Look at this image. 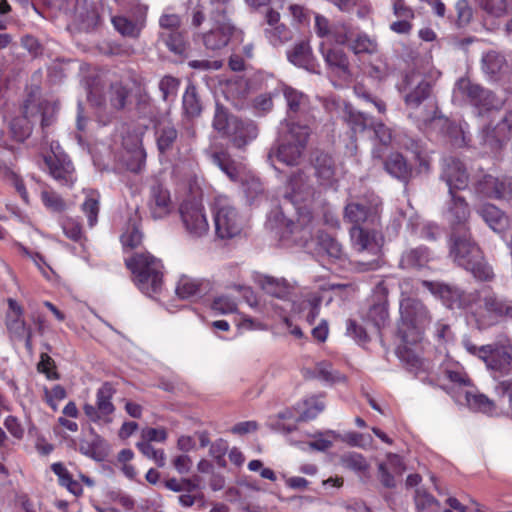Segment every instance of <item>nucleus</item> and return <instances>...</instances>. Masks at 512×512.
Wrapping results in <instances>:
<instances>
[{
    "label": "nucleus",
    "instance_id": "obj_1",
    "mask_svg": "<svg viewBox=\"0 0 512 512\" xmlns=\"http://www.w3.org/2000/svg\"><path fill=\"white\" fill-rule=\"evenodd\" d=\"M450 257L479 281L490 282L495 275L486 262L479 246L471 239L470 233L452 232L450 238Z\"/></svg>",
    "mask_w": 512,
    "mask_h": 512
},
{
    "label": "nucleus",
    "instance_id": "obj_2",
    "mask_svg": "<svg viewBox=\"0 0 512 512\" xmlns=\"http://www.w3.org/2000/svg\"><path fill=\"white\" fill-rule=\"evenodd\" d=\"M464 347L467 352L484 362L494 378L512 374V340L510 338L505 337L482 346L467 340L464 341Z\"/></svg>",
    "mask_w": 512,
    "mask_h": 512
},
{
    "label": "nucleus",
    "instance_id": "obj_3",
    "mask_svg": "<svg viewBox=\"0 0 512 512\" xmlns=\"http://www.w3.org/2000/svg\"><path fill=\"white\" fill-rule=\"evenodd\" d=\"M400 323L398 335L407 345H413L422 338L424 329L431 322L427 307L418 299L404 297L400 301Z\"/></svg>",
    "mask_w": 512,
    "mask_h": 512
},
{
    "label": "nucleus",
    "instance_id": "obj_4",
    "mask_svg": "<svg viewBox=\"0 0 512 512\" xmlns=\"http://www.w3.org/2000/svg\"><path fill=\"white\" fill-rule=\"evenodd\" d=\"M213 127L227 136L233 146L243 149L255 140L259 134L257 124L251 119H242L231 115L223 106L217 104L213 119Z\"/></svg>",
    "mask_w": 512,
    "mask_h": 512
},
{
    "label": "nucleus",
    "instance_id": "obj_5",
    "mask_svg": "<svg viewBox=\"0 0 512 512\" xmlns=\"http://www.w3.org/2000/svg\"><path fill=\"white\" fill-rule=\"evenodd\" d=\"M310 135V129L306 125L287 122L282 131L279 145L271 149L268 158L271 162L276 158L288 165H298L302 159L306 144Z\"/></svg>",
    "mask_w": 512,
    "mask_h": 512
},
{
    "label": "nucleus",
    "instance_id": "obj_6",
    "mask_svg": "<svg viewBox=\"0 0 512 512\" xmlns=\"http://www.w3.org/2000/svg\"><path fill=\"white\" fill-rule=\"evenodd\" d=\"M56 111V104L47 101L37 102L29 97L24 102L21 115L13 118L10 123L13 138L19 142L27 139L31 135L33 124L36 121H40L42 127L50 125Z\"/></svg>",
    "mask_w": 512,
    "mask_h": 512
},
{
    "label": "nucleus",
    "instance_id": "obj_7",
    "mask_svg": "<svg viewBox=\"0 0 512 512\" xmlns=\"http://www.w3.org/2000/svg\"><path fill=\"white\" fill-rule=\"evenodd\" d=\"M127 267L135 277L138 288L148 296L157 294L162 288L161 261L149 253H135L126 260Z\"/></svg>",
    "mask_w": 512,
    "mask_h": 512
},
{
    "label": "nucleus",
    "instance_id": "obj_8",
    "mask_svg": "<svg viewBox=\"0 0 512 512\" xmlns=\"http://www.w3.org/2000/svg\"><path fill=\"white\" fill-rule=\"evenodd\" d=\"M416 76L407 77V80L416 82V86L406 94L405 103L410 110V116L423 123L433 120L437 113L436 103L431 97L432 85L426 79L416 81Z\"/></svg>",
    "mask_w": 512,
    "mask_h": 512
},
{
    "label": "nucleus",
    "instance_id": "obj_9",
    "mask_svg": "<svg viewBox=\"0 0 512 512\" xmlns=\"http://www.w3.org/2000/svg\"><path fill=\"white\" fill-rule=\"evenodd\" d=\"M352 247L359 253L367 252L371 255L368 261L357 262V269L361 272L375 270L379 267L382 236L375 230L365 229L362 226H353L350 229Z\"/></svg>",
    "mask_w": 512,
    "mask_h": 512
},
{
    "label": "nucleus",
    "instance_id": "obj_10",
    "mask_svg": "<svg viewBox=\"0 0 512 512\" xmlns=\"http://www.w3.org/2000/svg\"><path fill=\"white\" fill-rule=\"evenodd\" d=\"M457 90L467 96L475 108L479 117L487 116L493 111H499L504 105V100L496 94L478 84L472 83L469 79L461 78L456 84Z\"/></svg>",
    "mask_w": 512,
    "mask_h": 512
},
{
    "label": "nucleus",
    "instance_id": "obj_11",
    "mask_svg": "<svg viewBox=\"0 0 512 512\" xmlns=\"http://www.w3.org/2000/svg\"><path fill=\"white\" fill-rule=\"evenodd\" d=\"M477 292L479 293L477 300L482 304L475 309L473 307L471 313L476 317L480 329L490 325L484 320V312L493 319L512 318V302L500 298L489 288Z\"/></svg>",
    "mask_w": 512,
    "mask_h": 512
},
{
    "label": "nucleus",
    "instance_id": "obj_12",
    "mask_svg": "<svg viewBox=\"0 0 512 512\" xmlns=\"http://www.w3.org/2000/svg\"><path fill=\"white\" fill-rule=\"evenodd\" d=\"M423 286L437 295L449 308L472 310L479 297L478 292L466 294L461 289L440 282L423 281Z\"/></svg>",
    "mask_w": 512,
    "mask_h": 512
},
{
    "label": "nucleus",
    "instance_id": "obj_13",
    "mask_svg": "<svg viewBox=\"0 0 512 512\" xmlns=\"http://www.w3.org/2000/svg\"><path fill=\"white\" fill-rule=\"evenodd\" d=\"M313 217L309 211H302L296 222L289 221L282 232V240L288 244L308 247L314 235Z\"/></svg>",
    "mask_w": 512,
    "mask_h": 512
},
{
    "label": "nucleus",
    "instance_id": "obj_14",
    "mask_svg": "<svg viewBox=\"0 0 512 512\" xmlns=\"http://www.w3.org/2000/svg\"><path fill=\"white\" fill-rule=\"evenodd\" d=\"M182 224L192 238H200L209 231V224L202 205L184 202L179 209Z\"/></svg>",
    "mask_w": 512,
    "mask_h": 512
},
{
    "label": "nucleus",
    "instance_id": "obj_15",
    "mask_svg": "<svg viewBox=\"0 0 512 512\" xmlns=\"http://www.w3.org/2000/svg\"><path fill=\"white\" fill-rule=\"evenodd\" d=\"M215 233L220 239H230L241 231V221L234 207L218 202L214 214Z\"/></svg>",
    "mask_w": 512,
    "mask_h": 512
},
{
    "label": "nucleus",
    "instance_id": "obj_16",
    "mask_svg": "<svg viewBox=\"0 0 512 512\" xmlns=\"http://www.w3.org/2000/svg\"><path fill=\"white\" fill-rule=\"evenodd\" d=\"M115 390L113 386L106 382L96 393V404L86 403L83 407L85 415L93 422H110L109 416L114 412L115 407L112 403V397Z\"/></svg>",
    "mask_w": 512,
    "mask_h": 512
},
{
    "label": "nucleus",
    "instance_id": "obj_17",
    "mask_svg": "<svg viewBox=\"0 0 512 512\" xmlns=\"http://www.w3.org/2000/svg\"><path fill=\"white\" fill-rule=\"evenodd\" d=\"M379 205L378 198H374L369 205L360 201H351L344 208V220L352 223L353 226H362L366 223L376 225L379 221Z\"/></svg>",
    "mask_w": 512,
    "mask_h": 512
},
{
    "label": "nucleus",
    "instance_id": "obj_18",
    "mask_svg": "<svg viewBox=\"0 0 512 512\" xmlns=\"http://www.w3.org/2000/svg\"><path fill=\"white\" fill-rule=\"evenodd\" d=\"M315 188L308 176L302 171L293 173L285 186L283 197L294 205L307 203L314 199Z\"/></svg>",
    "mask_w": 512,
    "mask_h": 512
},
{
    "label": "nucleus",
    "instance_id": "obj_19",
    "mask_svg": "<svg viewBox=\"0 0 512 512\" xmlns=\"http://www.w3.org/2000/svg\"><path fill=\"white\" fill-rule=\"evenodd\" d=\"M378 479L381 485L387 489H394L397 487L398 479L406 471V465L402 457L395 453H387L384 461L377 465Z\"/></svg>",
    "mask_w": 512,
    "mask_h": 512
},
{
    "label": "nucleus",
    "instance_id": "obj_20",
    "mask_svg": "<svg viewBox=\"0 0 512 512\" xmlns=\"http://www.w3.org/2000/svg\"><path fill=\"white\" fill-rule=\"evenodd\" d=\"M481 138L483 144L491 150H498L503 143L510 140L512 138V110L507 112L494 127L488 125L483 128Z\"/></svg>",
    "mask_w": 512,
    "mask_h": 512
},
{
    "label": "nucleus",
    "instance_id": "obj_21",
    "mask_svg": "<svg viewBox=\"0 0 512 512\" xmlns=\"http://www.w3.org/2000/svg\"><path fill=\"white\" fill-rule=\"evenodd\" d=\"M440 178L448 186L450 195H453L455 190L465 189L469 183V175L465 165L456 158L444 160Z\"/></svg>",
    "mask_w": 512,
    "mask_h": 512
},
{
    "label": "nucleus",
    "instance_id": "obj_22",
    "mask_svg": "<svg viewBox=\"0 0 512 512\" xmlns=\"http://www.w3.org/2000/svg\"><path fill=\"white\" fill-rule=\"evenodd\" d=\"M9 310L5 316V326L12 342H20L31 329L23 318V308L13 299L8 300Z\"/></svg>",
    "mask_w": 512,
    "mask_h": 512
},
{
    "label": "nucleus",
    "instance_id": "obj_23",
    "mask_svg": "<svg viewBox=\"0 0 512 512\" xmlns=\"http://www.w3.org/2000/svg\"><path fill=\"white\" fill-rule=\"evenodd\" d=\"M213 27L203 34V44L208 50L217 51L226 47L231 39L234 26L229 20L212 19Z\"/></svg>",
    "mask_w": 512,
    "mask_h": 512
},
{
    "label": "nucleus",
    "instance_id": "obj_24",
    "mask_svg": "<svg viewBox=\"0 0 512 512\" xmlns=\"http://www.w3.org/2000/svg\"><path fill=\"white\" fill-rule=\"evenodd\" d=\"M148 206L154 219L167 217L174 209L169 190L160 183H154L150 187Z\"/></svg>",
    "mask_w": 512,
    "mask_h": 512
},
{
    "label": "nucleus",
    "instance_id": "obj_25",
    "mask_svg": "<svg viewBox=\"0 0 512 512\" xmlns=\"http://www.w3.org/2000/svg\"><path fill=\"white\" fill-rule=\"evenodd\" d=\"M476 191L483 196L512 200V179L499 180L491 175H484L476 183Z\"/></svg>",
    "mask_w": 512,
    "mask_h": 512
},
{
    "label": "nucleus",
    "instance_id": "obj_26",
    "mask_svg": "<svg viewBox=\"0 0 512 512\" xmlns=\"http://www.w3.org/2000/svg\"><path fill=\"white\" fill-rule=\"evenodd\" d=\"M482 70L492 81H501L510 74V65L503 55L489 51L482 57Z\"/></svg>",
    "mask_w": 512,
    "mask_h": 512
},
{
    "label": "nucleus",
    "instance_id": "obj_27",
    "mask_svg": "<svg viewBox=\"0 0 512 512\" xmlns=\"http://www.w3.org/2000/svg\"><path fill=\"white\" fill-rule=\"evenodd\" d=\"M470 217L468 203L461 196L451 195V205L448 211V219L452 227V232H469L467 222Z\"/></svg>",
    "mask_w": 512,
    "mask_h": 512
},
{
    "label": "nucleus",
    "instance_id": "obj_28",
    "mask_svg": "<svg viewBox=\"0 0 512 512\" xmlns=\"http://www.w3.org/2000/svg\"><path fill=\"white\" fill-rule=\"evenodd\" d=\"M320 53L327 67L340 77L347 78L350 76V64L345 52L338 48H327L322 42L320 44Z\"/></svg>",
    "mask_w": 512,
    "mask_h": 512
},
{
    "label": "nucleus",
    "instance_id": "obj_29",
    "mask_svg": "<svg viewBox=\"0 0 512 512\" xmlns=\"http://www.w3.org/2000/svg\"><path fill=\"white\" fill-rule=\"evenodd\" d=\"M288 60L311 73H320L319 64L314 58L311 48L307 42H300L287 52Z\"/></svg>",
    "mask_w": 512,
    "mask_h": 512
},
{
    "label": "nucleus",
    "instance_id": "obj_30",
    "mask_svg": "<svg viewBox=\"0 0 512 512\" xmlns=\"http://www.w3.org/2000/svg\"><path fill=\"white\" fill-rule=\"evenodd\" d=\"M210 290V281L183 275L177 282L175 292L180 298L186 299L193 296H200L209 292Z\"/></svg>",
    "mask_w": 512,
    "mask_h": 512
},
{
    "label": "nucleus",
    "instance_id": "obj_31",
    "mask_svg": "<svg viewBox=\"0 0 512 512\" xmlns=\"http://www.w3.org/2000/svg\"><path fill=\"white\" fill-rule=\"evenodd\" d=\"M430 259L431 254L426 247L408 248L401 255L399 267L406 270H419L424 268Z\"/></svg>",
    "mask_w": 512,
    "mask_h": 512
},
{
    "label": "nucleus",
    "instance_id": "obj_32",
    "mask_svg": "<svg viewBox=\"0 0 512 512\" xmlns=\"http://www.w3.org/2000/svg\"><path fill=\"white\" fill-rule=\"evenodd\" d=\"M50 174L54 179L63 185L72 184L74 181V167L69 160L60 159L56 156L45 158Z\"/></svg>",
    "mask_w": 512,
    "mask_h": 512
},
{
    "label": "nucleus",
    "instance_id": "obj_33",
    "mask_svg": "<svg viewBox=\"0 0 512 512\" xmlns=\"http://www.w3.org/2000/svg\"><path fill=\"white\" fill-rule=\"evenodd\" d=\"M316 176L322 185H332L335 181V163L330 155L317 152L314 158Z\"/></svg>",
    "mask_w": 512,
    "mask_h": 512
},
{
    "label": "nucleus",
    "instance_id": "obj_34",
    "mask_svg": "<svg viewBox=\"0 0 512 512\" xmlns=\"http://www.w3.org/2000/svg\"><path fill=\"white\" fill-rule=\"evenodd\" d=\"M282 92L289 114L305 113L308 111L309 98L303 92L287 85L283 86Z\"/></svg>",
    "mask_w": 512,
    "mask_h": 512
},
{
    "label": "nucleus",
    "instance_id": "obj_35",
    "mask_svg": "<svg viewBox=\"0 0 512 512\" xmlns=\"http://www.w3.org/2000/svg\"><path fill=\"white\" fill-rule=\"evenodd\" d=\"M385 170L393 177L407 181L411 174V167L407 164L404 157L398 152L390 153L384 160Z\"/></svg>",
    "mask_w": 512,
    "mask_h": 512
},
{
    "label": "nucleus",
    "instance_id": "obj_36",
    "mask_svg": "<svg viewBox=\"0 0 512 512\" xmlns=\"http://www.w3.org/2000/svg\"><path fill=\"white\" fill-rule=\"evenodd\" d=\"M316 243L319 247V253L327 255L333 260H341L345 256L342 245L329 234L318 231L316 235Z\"/></svg>",
    "mask_w": 512,
    "mask_h": 512
},
{
    "label": "nucleus",
    "instance_id": "obj_37",
    "mask_svg": "<svg viewBox=\"0 0 512 512\" xmlns=\"http://www.w3.org/2000/svg\"><path fill=\"white\" fill-rule=\"evenodd\" d=\"M155 135L159 152L165 154L173 148L178 132L171 123H160L156 127Z\"/></svg>",
    "mask_w": 512,
    "mask_h": 512
},
{
    "label": "nucleus",
    "instance_id": "obj_38",
    "mask_svg": "<svg viewBox=\"0 0 512 512\" xmlns=\"http://www.w3.org/2000/svg\"><path fill=\"white\" fill-rule=\"evenodd\" d=\"M258 283L263 291L279 299H286L292 289L284 279H277L270 276L260 277Z\"/></svg>",
    "mask_w": 512,
    "mask_h": 512
},
{
    "label": "nucleus",
    "instance_id": "obj_39",
    "mask_svg": "<svg viewBox=\"0 0 512 512\" xmlns=\"http://www.w3.org/2000/svg\"><path fill=\"white\" fill-rule=\"evenodd\" d=\"M478 213L494 231H500L507 223V219L503 212L492 204L482 205Z\"/></svg>",
    "mask_w": 512,
    "mask_h": 512
},
{
    "label": "nucleus",
    "instance_id": "obj_40",
    "mask_svg": "<svg viewBox=\"0 0 512 512\" xmlns=\"http://www.w3.org/2000/svg\"><path fill=\"white\" fill-rule=\"evenodd\" d=\"M85 194L86 198L81 205V210L87 217L89 227H94L100 210V195L94 190H86Z\"/></svg>",
    "mask_w": 512,
    "mask_h": 512
},
{
    "label": "nucleus",
    "instance_id": "obj_41",
    "mask_svg": "<svg viewBox=\"0 0 512 512\" xmlns=\"http://www.w3.org/2000/svg\"><path fill=\"white\" fill-rule=\"evenodd\" d=\"M348 47L355 54H374L378 51V44L376 40L365 33L354 34L348 44Z\"/></svg>",
    "mask_w": 512,
    "mask_h": 512
},
{
    "label": "nucleus",
    "instance_id": "obj_42",
    "mask_svg": "<svg viewBox=\"0 0 512 512\" xmlns=\"http://www.w3.org/2000/svg\"><path fill=\"white\" fill-rule=\"evenodd\" d=\"M182 102L184 113L188 117L194 118L201 114L202 103L194 85L189 84L187 86Z\"/></svg>",
    "mask_w": 512,
    "mask_h": 512
},
{
    "label": "nucleus",
    "instance_id": "obj_43",
    "mask_svg": "<svg viewBox=\"0 0 512 512\" xmlns=\"http://www.w3.org/2000/svg\"><path fill=\"white\" fill-rule=\"evenodd\" d=\"M344 119L354 133L363 132L369 127H373V120L366 114L354 111L350 107H346Z\"/></svg>",
    "mask_w": 512,
    "mask_h": 512
},
{
    "label": "nucleus",
    "instance_id": "obj_44",
    "mask_svg": "<svg viewBox=\"0 0 512 512\" xmlns=\"http://www.w3.org/2000/svg\"><path fill=\"white\" fill-rule=\"evenodd\" d=\"M160 39L175 54H183L186 50L185 35L182 31L160 32Z\"/></svg>",
    "mask_w": 512,
    "mask_h": 512
},
{
    "label": "nucleus",
    "instance_id": "obj_45",
    "mask_svg": "<svg viewBox=\"0 0 512 512\" xmlns=\"http://www.w3.org/2000/svg\"><path fill=\"white\" fill-rule=\"evenodd\" d=\"M200 478L195 476L193 478H170L164 482V486L173 492H194L200 489Z\"/></svg>",
    "mask_w": 512,
    "mask_h": 512
},
{
    "label": "nucleus",
    "instance_id": "obj_46",
    "mask_svg": "<svg viewBox=\"0 0 512 512\" xmlns=\"http://www.w3.org/2000/svg\"><path fill=\"white\" fill-rule=\"evenodd\" d=\"M340 462L343 467L356 473H364L368 471L370 467L365 457L362 454L356 452L343 454L340 458Z\"/></svg>",
    "mask_w": 512,
    "mask_h": 512
},
{
    "label": "nucleus",
    "instance_id": "obj_47",
    "mask_svg": "<svg viewBox=\"0 0 512 512\" xmlns=\"http://www.w3.org/2000/svg\"><path fill=\"white\" fill-rule=\"evenodd\" d=\"M315 374L318 378L328 383H342L346 381V376L332 368L330 362L322 361L315 366Z\"/></svg>",
    "mask_w": 512,
    "mask_h": 512
},
{
    "label": "nucleus",
    "instance_id": "obj_48",
    "mask_svg": "<svg viewBox=\"0 0 512 512\" xmlns=\"http://www.w3.org/2000/svg\"><path fill=\"white\" fill-rule=\"evenodd\" d=\"M465 401L467 405L476 411H480L486 414H491L494 409L495 405L493 401L488 399L483 394H473L471 392L466 391L465 392Z\"/></svg>",
    "mask_w": 512,
    "mask_h": 512
},
{
    "label": "nucleus",
    "instance_id": "obj_49",
    "mask_svg": "<svg viewBox=\"0 0 512 512\" xmlns=\"http://www.w3.org/2000/svg\"><path fill=\"white\" fill-rule=\"evenodd\" d=\"M265 36L273 46H280L292 39L290 29L284 24L265 28Z\"/></svg>",
    "mask_w": 512,
    "mask_h": 512
},
{
    "label": "nucleus",
    "instance_id": "obj_50",
    "mask_svg": "<svg viewBox=\"0 0 512 512\" xmlns=\"http://www.w3.org/2000/svg\"><path fill=\"white\" fill-rule=\"evenodd\" d=\"M322 298L317 294H309L301 303L302 310H307L306 321L312 325L319 315Z\"/></svg>",
    "mask_w": 512,
    "mask_h": 512
},
{
    "label": "nucleus",
    "instance_id": "obj_51",
    "mask_svg": "<svg viewBox=\"0 0 512 512\" xmlns=\"http://www.w3.org/2000/svg\"><path fill=\"white\" fill-rule=\"evenodd\" d=\"M115 29L123 36L136 38L139 36L140 27L133 21L123 16H115L112 18Z\"/></svg>",
    "mask_w": 512,
    "mask_h": 512
},
{
    "label": "nucleus",
    "instance_id": "obj_52",
    "mask_svg": "<svg viewBox=\"0 0 512 512\" xmlns=\"http://www.w3.org/2000/svg\"><path fill=\"white\" fill-rule=\"evenodd\" d=\"M139 451L149 459H152L158 467H164L166 456L162 449H155L150 443L140 441L136 444Z\"/></svg>",
    "mask_w": 512,
    "mask_h": 512
},
{
    "label": "nucleus",
    "instance_id": "obj_53",
    "mask_svg": "<svg viewBox=\"0 0 512 512\" xmlns=\"http://www.w3.org/2000/svg\"><path fill=\"white\" fill-rule=\"evenodd\" d=\"M306 408L302 411L300 415H298V419L302 421H309L317 417L319 413H321L324 408V402L319 398H311L305 401Z\"/></svg>",
    "mask_w": 512,
    "mask_h": 512
},
{
    "label": "nucleus",
    "instance_id": "obj_54",
    "mask_svg": "<svg viewBox=\"0 0 512 512\" xmlns=\"http://www.w3.org/2000/svg\"><path fill=\"white\" fill-rule=\"evenodd\" d=\"M228 442L222 438L215 440L209 449V454L216 460L218 466L225 468L227 466L225 455L228 452Z\"/></svg>",
    "mask_w": 512,
    "mask_h": 512
},
{
    "label": "nucleus",
    "instance_id": "obj_55",
    "mask_svg": "<svg viewBox=\"0 0 512 512\" xmlns=\"http://www.w3.org/2000/svg\"><path fill=\"white\" fill-rule=\"evenodd\" d=\"M37 370L46 375L49 380H57L60 378L56 371L55 361L46 352L40 355V361L37 364Z\"/></svg>",
    "mask_w": 512,
    "mask_h": 512
},
{
    "label": "nucleus",
    "instance_id": "obj_56",
    "mask_svg": "<svg viewBox=\"0 0 512 512\" xmlns=\"http://www.w3.org/2000/svg\"><path fill=\"white\" fill-rule=\"evenodd\" d=\"M41 199L44 205L53 212H62L66 209L65 201L53 191L43 190Z\"/></svg>",
    "mask_w": 512,
    "mask_h": 512
},
{
    "label": "nucleus",
    "instance_id": "obj_57",
    "mask_svg": "<svg viewBox=\"0 0 512 512\" xmlns=\"http://www.w3.org/2000/svg\"><path fill=\"white\" fill-rule=\"evenodd\" d=\"M353 35V31L347 24L340 23L333 25L329 36H331L337 44L348 45Z\"/></svg>",
    "mask_w": 512,
    "mask_h": 512
},
{
    "label": "nucleus",
    "instance_id": "obj_58",
    "mask_svg": "<svg viewBox=\"0 0 512 512\" xmlns=\"http://www.w3.org/2000/svg\"><path fill=\"white\" fill-rule=\"evenodd\" d=\"M415 505L418 511H426L434 506L439 507V502L425 490L417 489L414 496Z\"/></svg>",
    "mask_w": 512,
    "mask_h": 512
},
{
    "label": "nucleus",
    "instance_id": "obj_59",
    "mask_svg": "<svg viewBox=\"0 0 512 512\" xmlns=\"http://www.w3.org/2000/svg\"><path fill=\"white\" fill-rule=\"evenodd\" d=\"M479 6L487 13L501 17L507 11L506 0H477Z\"/></svg>",
    "mask_w": 512,
    "mask_h": 512
},
{
    "label": "nucleus",
    "instance_id": "obj_60",
    "mask_svg": "<svg viewBox=\"0 0 512 512\" xmlns=\"http://www.w3.org/2000/svg\"><path fill=\"white\" fill-rule=\"evenodd\" d=\"M128 97V90L121 84L115 83L111 85L110 102L116 109H122L125 106Z\"/></svg>",
    "mask_w": 512,
    "mask_h": 512
},
{
    "label": "nucleus",
    "instance_id": "obj_61",
    "mask_svg": "<svg viewBox=\"0 0 512 512\" xmlns=\"http://www.w3.org/2000/svg\"><path fill=\"white\" fill-rule=\"evenodd\" d=\"M211 308L220 314H228L237 311V304L228 296H219L213 300Z\"/></svg>",
    "mask_w": 512,
    "mask_h": 512
},
{
    "label": "nucleus",
    "instance_id": "obj_62",
    "mask_svg": "<svg viewBox=\"0 0 512 512\" xmlns=\"http://www.w3.org/2000/svg\"><path fill=\"white\" fill-rule=\"evenodd\" d=\"M442 378L459 387L467 386L470 383L469 377L462 369L452 370L445 368L442 372Z\"/></svg>",
    "mask_w": 512,
    "mask_h": 512
},
{
    "label": "nucleus",
    "instance_id": "obj_63",
    "mask_svg": "<svg viewBox=\"0 0 512 512\" xmlns=\"http://www.w3.org/2000/svg\"><path fill=\"white\" fill-rule=\"evenodd\" d=\"M62 229L64 234L73 241H80L82 239V227L79 221L73 218H66L62 222Z\"/></svg>",
    "mask_w": 512,
    "mask_h": 512
},
{
    "label": "nucleus",
    "instance_id": "obj_64",
    "mask_svg": "<svg viewBox=\"0 0 512 512\" xmlns=\"http://www.w3.org/2000/svg\"><path fill=\"white\" fill-rule=\"evenodd\" d=\"M121 241L125 247L136 248L142 242V233L135 225L128 226L121 236Z\"/></svg>",
    "mask_w": 512,
    "mask_h": 512
}]
</instances>
